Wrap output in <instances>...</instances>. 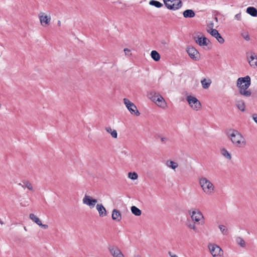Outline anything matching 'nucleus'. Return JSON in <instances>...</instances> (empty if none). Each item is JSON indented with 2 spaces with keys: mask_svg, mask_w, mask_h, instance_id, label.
I'll use <instances>...</instances> for the list:
<instances>
[{
  "mask_svg": "<svg viewBox=\"0 0 257 257\" xmlns=\"http://www.w3.org/2000/svg\"><path fill=\"white\" fill-rule=\"evenodd\" d=\"M246 12L252 17L257 16V9L253 7H249L246 9Z\"/></svg>",
  "mask_w": 257,
  "mask_h": 257,
  "instance_id": "412c9836",
  "label": "nucleus"
},
{
  "mask_svg": "<svg viewBox=\"0 0 257 257\" xmlns=\"http://www.w3.org/2000/svg\"><path fill=\"white\" fill-rule=\"evenodd\" d=\"M208 32L210 34L211 36L215 37L219 43L223 44L224 43V39L222 37L217 30L215 29H212L210 32L209 31Z\"/></svg>",
  "mask_w": 257,
  "mask_h": 257,
  "instance_id": "ddd939ff",
  "label": "nucleus"
},
{
  "mask_svg": "<svg viewBox=\"0 0 257 257\" xmlns=\"http://www.w3.org/2000/svg\"><path fill=\"white\" fill-rule=\"evenodd\" d=\"M236 242L240 246L244 247L245 246V242L244 239L241 237H237L236 238Z\"/></svg>",
  "mask_w": 257,
  "mask_h": 257,
  "instance_id": "7c9ffc66",
  "label": "nucleus"
},
{
  "mask_svg": "<svg viewBox=\"0 0 257 257\" xmlns=\"http://www.w3.org/2000/svg\"><path fill=\"white\" fill-rule=\"evenodd\" d=\"M208 247L211 254L214 257L221 256L223 253V251L221 248L215 244H209Z\"/></svg>",
  "mask_w": 257,
  "mask_h": 257,
  "instance_id": "0eeeda50",
  "label": "nucleus"
},
{
  "mask_svg": "<svg viewBox=\"0 0 257 257\" xmlns=\"http://www.w3.org/2000/svg\"><path fill=\"white\" fill-rule=\"evenodd\" d=\"M135 257H141V256L140 255H138L135 256Z\"/></svg>",
  "mask_w": 257,
  "mask_h": 257,
  "instance_id": "de8ad7c7",
  "label": "nucleus"
},
{
  "mask_svg": "<svg viewBox=\"0 0 257 257\" xmlns=\"http://www.w3.org/2000/svg\"><path fill=\"white\" fill-rule=\"evenodd\" d=\"M131 210L132 212L136 216H140L141 215V210L135 206H132Z\"/></svg>",
  "mask_w": 257,
  "mask_h": 257,
  "instance_id": "393cba45",
  "label": "nucleus"
},
{
  "mask_svg": "<svg viewBox=\"0 0 257 257\" xmlns=\"http://www.w3.org/2000/svg\"><path fill=\"white\" fill-rule=\"evenodd\" d=\"M38 16L41 24L43 27L49 25L51 21L50 16H48L47 15H45V13L41 12L39 14Z\"/></svg>",
  "mask_w": 257,
  "mask_h": 257,
  "instance_id": "1a4fd4ad",
  "label": "nucleus"
},
{
  "mask_svg": "<svg viewBox=\"0 0 257 257\" xmlns=\"http://www.w3.org/2000/svg\"><path fill=\"white\" fill-rule=\"evenodd\" d=\"M0 223L3 225L4 224V223L2 221V220L0 219Z\"/></svg>",
  "mask_w": 257,
  "mask_h": 257,
  "instance_id": "a18cd8bd",
  "label": "nucleus"
},
{
  "mask_svg": "<svg viewBox=\"0 0 257 257\" xmlns=\"http://www.w3.org/2000/svg\"><path fill=\"white\" fill-rule=\"evenodd\" d=\"M242 36L246 41H249L250 39L249 36L247 33H244L242 34Z\"/></svg>",
  "mask_w": 257,
  "mask_h": 257,
  "instance_id": "f704fd0d",
  "label": "nucleus"
},
{
  "mask_svg": "<svg viewBox=\"0 0 257 257\" xmlns=\"http://www.w3.org/2000/svg\"><path fill=\"white\" fill-rule=\"evenodd\" d=\"M186 51L191 59L194 61L199 60V53L198 51L193 47H188L187 48Z\"/></svg>",
  "mask_w": 257,
  "mask_h": 257,
  "instance_id": "6e6552de",
  "label": "nucleus"
},
{
  "mask_svg": "<svg viewBox=\"0 0 257 257\" xmlns=\"http://www.w3.org/2000/svg\"><path fill=\"white\" fill-rule=\"evenodd\" d=\"M41 227H43L44 229H47L48 227V225L47 224H43L41 223Z\"/></svg>",
  "mask_w": 257,
  "mask_h": 257,
  "instance_id": "79ce46f5",
  "label": "nucleus"
},
{
  "mask_svg": "<svg viewBox=\"0 0 257 257\" xmlns=\"http://www.w3.org/2000/svg\"><path fill=\"white\" fill-rule=\"evenodd\" d=\"M112 219L116 221H119L121 219L120 212L117 209H113L112 212Z\"/></svg>",
  "mask_w": 257,
  "mask_h": 257,
  "instance_id": "dca6fc26",
  "label": "nucleus"
},
{
  "mask_svg": "<svg viewBox=\"0 0 257 257\" xmlns=\"http://www.w3.org/2000/svg\"><path fill=\"white\" fill-rule=\"evenodd\" d=\"M186 225L187 227H188L191 229H193L194 230L196 229L195 224L193 222L189 221L187 223Z\"/></svg>",
  "mask_w": 257,
  "mask_h": 257,
  "instance_id": "473e14b6",
  "label": "nucleus"
},
{
  "mask_svg": "<svg viewBox=\"0 0 257 257\" xmlns=\"http://www.w3.org/2000/svg\"><path fill=\"white\" fill-rule=\"evenodd\" d=\"M166 165L168 167L173 169H175L178 166L176 162H175L173 161H167L166 162Z\"/></svg>",
  "mask_w": 257,
  "mask_h": 257,
  "instance_id": "cd10ccee",
  "label": "nucleus"
},
{
  "mask_svg": "<svg viewBox=\"0 0 257 257\" xmlns=\"http://www.w3.org/2000/svg\"><path fill=\"white\" fill-rule=\"evenodd\" d=\"M105 130L107 133L109 134H111L113 131L110 127H106L105 128Z\"/></svg>",
  "mask_w": 257,
  "mask_h": 257,
  "instance_id": "a19ab883",
  "label": "nucleus"
},
{
  "mask_svg": "<svg viewBox=\"0 0 257 257\" xmlns=\"http://www.w3.org/2000/svg\"><path fill=\"white\" fill-rule=\"evenodd\" d=\"M19 185L21 186L23 188H27L29 190H33V186L31 183L28 180H24L22 181V183L18 184Z\"/></svg>",
  "mask_w": 257,
  "mask_h": 257,
  "instance_id": "aec40b11",
  "label": "nucleus"
},
{
  "mask_svg": "<svg viewBox=\"0 0 257 257\" xmlns=\"http://www.w3.org/2000/svg\"><path fill=\"white\" fill-rule=\"evenodd\" d=\"M128 177L132 180H136L138 178V175L136 172H130L128 173Z\"/></svg>",
  "mask_w": 257,
  "mask_h": 257,
  "instance_id": "72a5a7b5",
  "label": "nucleus"
},
{
  "mask_svg": "<svg viewBox=\"0 0 257 257\" xmlns=\"http://www.w3.org/2000/svg\"><path fill=\"white\" fill-rule=\"evenodd\" d=\"M241 13L237 14L234 16V19L237 21H240L241 20Z\"/></svg>",
  "mask_w": 257,
  "mask_h": 257,
  "instance_id": "4c0bfd02",
  "label": "nucleus"
},
{
  "mask_svg": "<svg viewBox=\"0 0 257 257\" xmlns=\"http://www.w3.org/2000/svg\"><path fill=\"white\" fill-rule=\"evenodd\" d=\"M123 101L126 107L132 114L136 116H139L140 114L136 106L133 102H131L127 98H124Z\"/></svg>",
  "mask_w": 257,
  "mask_h": 257,
  "instance_id": "423d86ee",
  "label": "nucleus"
},
{
  "mask_svg": "<svg viewBox=\"0 0 257 257\" xmlns=\"http://www.w3.org/2000/svg\"><path fill=\"white\" fill-rule=\"evenodd\" d=\"M169 3H170V4H172L173 3V2H169Z\"/></svg>",
  "mask_w": 257,
  "mask_h": 257,
  "instance_id": "09e8293b",
  "label": "nucleus"
},
{
  "mask_svg": "<svg viewBox=\"0 0 257 257\" xmlns=\"http://www.w3.org/2000/svg\"><path fill=\"white\" fill-rule=\"evenodd\" d=\"M253 120L257 123V114L254 113L252 115Z\"/></svg>",
  "mask_w": 257,
  "mask_h": 257,
  "instance_id": "ea45409f",
  "label": "nucleus"
},
{
  "mask_svg": "<svg viewBox=\"0 0 257 257\" xmlns=\"http://www.w3.org/2000/svg\"><path fill=\"white\" fill-rule=\"evenodd\" d=\"M97 200L95 199H93L91 197L85 195L83 199V203L85 204L88 205L90 208H93Z\"/></svg>",
  "mask_w": 257,
  "mask_h": 257,
  "instance_id": "9b49d317",
  "label": "nucleus"
},
{
  "mask_svg": "<svg viewBox=\"0 0 257 257\" xmlns=\"http://www.w3.org/2000/svg\"><path fill=\"white\" fill-rule=\"evenodd\" d=\"M158 95H160V94L156 92H151L148 94L149 98L155 103H156V100L158 97Z\"/></svg>",
  "mask_w": 257,
  "mask_h": 257,
  "instance_id": "a878e982",
  "label": "nucleus"
},
{
  "mask_svg": "<svg viewBox=\"0 0 257 257\" xmlns=\"http://www.w3.org/2000/svg\"><path fill=\"white\" fill-rule=\"evenodd\" d=\"M30 218L37 223L39 226H41V221L40 219L37 217L34 214L31 213L29 216Z\"/></svg>",
  "mask_w": 257,
  "mask_h": 257,
  "instance_id": "5701e85b",
  "label": "nucleus"
},
{
  "mask_svg": "<svg viewBox=\"0 0 257 257\" xmlns=\"http://www.w3.org/2000/svg\"><path fill=\"white\" fill-rule=\"evenodd\" d=\"M165 6L169 10H177L182 6V3L180 0H163Z\"/></svg>",
  "mask_w": 257,
  "mask_h": 257,
  "instance_id": "20e7f679",
  "label": "nucleus"
},
{
  "mask_svg": "<svg viewBox=\"0 0 257 257\" xmlns=\"http://www.w3.org/2000/svg\"><path fill=\"white\" fill-rule=\"evenodd\" d=\"M221 154L226 158L231 160V156L230 153L227 151L226 149L223 148L221 150Z\"/></svg>",
  "mask_w": 257,
  "mask_h": 257,
  "instance_id": "c85d7f7f",
  "label": "nucleus"
},
{
  "mask_svg": "<svg viewBox=\"0 0 257 257\" xmlns=\"http://www.w3.org/2000/svg\"><path fill=\"white\" fill-rule=\"evenodd\" d=\"M191 217L192 220L196 222H198L201 218H203L202 213L198 210L192 211Z\"/></svg>",
  "mask_w": 257,
  "mask_h": 257,
  "instance_id": "4468645a",
  "label": "nucleus"
},
{
  "mask_svg": "<svg viewBox=\"0 0 257 257\" xmlns=\"http://www.w3.org/2000/svg\"><path fill=\"white\" fill-rule=\"evenodd\" d=\"M151 57L153 60L158 61L160 59V55L159 53L155 50H153L151 53Z\"/></svg>",
  "mask_w": 257,
  "mask_h": 257,
  "instance_id": "b1692460",
  "label": "nucleus"
},
{
  "mask_svg": "<svg viewBox=\"0 0 257 257\" xmlns=\"http://www.w3.org/2000/svg\"><path fill=\"white\" fill-rule=\"evenodd\" d=\"M219 228L220 229L221 232L224 235H227L228 233V229L227 228L223 225H219Z\"/></svg>",
  "mask_w": 257,
  "mask_h": 257,
  "instance_id": "2f4dec72",
  "label": "nucleus"
},
{
  "mask_svg": "<svg viewBox=\"0 0 257 257\" xmlns=\"http://www.w3.org/2000/svg\"><path fill=\"white\" fill-rule=\"evenodd\" d=\"M199 184L206 194L211 195L214 193V186L206 177H201L199 179Z\"/></svg>",
  "mask_w": 257,
  "mask_h": 257,
  "instance_id": "7ed1b4c3",
  "label": "nucleus"
},
{
  "mask_svg": "<svg viewBox=\"0 0 257 257\" xmlns=\"http://www.w3.org/2000/svg\"><path fill=\"white\" fill-rule=\"evenodd\" d=\"M158 106L164 108L166 105V103L164 98L160 94L158 95V97L156 100L155 103Z\"/></svg>",
  "mask_w": 257,
  "mask_h": 257,
  "instance_id": "f3484780",
  "label": "nucleus"
},
{
  "mask_svg": "<svg viewBox=\"0 0 257 257\" xmlns=\"http://www.w3.org/2000/svg\"><path fill=\"white\" fill-rule=\"evenodd\" d=\"M108 249L113 257H124L120 250L115 246H110Z\"/></svg>",
  "mask_w": 257,
  "mask_h": 257,
  "instance_id": "f8f14e48",
  "label": "nucleus"
},
{
  "mask_svg": "<svg viewBox=\"0 0 257 257\" xmlns=\"http://www.w3.org/2000/svg\"><path fill=\"white\" fill-rule=\"evenodd\" d=\"M247 57L250 66L255 68L257 67V56L253 52L247 53Z\"/></svg>",
  "mask_w": 257,
  "mask_h": 257,
  "instance_id": "9d476101",
  "label": "nucleus"
},
{
  "mask_svg": "<svg viewBox=\"0 0 257 257\" xmlns=\"http://www.w3.org/2000/svg\"><path fill=\"white\" fill-rule=\"evenodd\" d=\"M186 99L190 107L194 110H198L201 108V104L195 97L189 95L187 97Z\"/></svg>",
  "mask_w": 257,
  "mask_h": 257,
  "instance_id": "39448f33",
  "label": "nucleus"
},
{
  "mask_svg": "<svg viewBox=\"0 0 257 257\" xmlns=\"http://www.w3.org/2000/svg\"><path fill=\"white\" fill-rule=\"evenodd\" d=\"M201 83L202 85V87L204 89H207L210 86L211 84V81L210 80H208V81H207V80L205 79H204L203 80H201Z\"/></svg>",
  "mask_w": 257,
  "mask_h": 257,
  "instance_id": "c756f323",
  "label": "nucleus"
},
{
  "mask_svg": "<svg viewBox=\"0 0 257 257\" xmlns=\"http://www.w3.org/2000/svg\"><path fill=\"white\" fill-rule=\"evenodd\" d=\"M236 105L237 108L241 111H244L245 110V106L243 100H240L236 101Z\"/></svg>",
  "mask_w": 257,
  "mask_h": 257,
  "instance_id": "4be33fe9",
  "label": "nucleus"
},
{
  "mask_svg": "<svg viewBox=\"0 0 257 257\" xmlns=\"http://www.w3.org/2000/svg\"><path fill=\"white\" fill-rule=\"evenodd\" d=\"M183 15L185 18H192L195 16V14L192 10L188 9L183 12Z\"/></svg>",
  "mask_w": 257,
  "mask_h": 257,
  "instance_id": "6ab92c4d",
  "label": "nucleus"
},
{
  "mask_svg": "<svg viewBox=\"0 0 257 257\" xmlns=\"http://www.w3.org/2000/svg\"><path fill=\"white\" fill-rule=\"evenodd\" d=\"M96 208L100 217H102L107 215L106 210L102 204H97L96 206Z\"/></svg>",
  "mask_w": 257,
  "mask_h": 257,
  "instance_id": "2eb2a0df",
  "label": "nucleus"
},
{
  "mask_svg": "<svg viewBox=\"0 0 257 257\" xmlns=\"http://www.w3.org/2000/svg\"><path fill=\"white\" fill-rule=\"evenodd\" d=\"M196 42L199 44V46H207L209 42V41L206 37H198V39L196 40Z\"/></svg>",
  "mask_w": 257,
  "mask_h": 257,
  "instance_id": "a211bd4d",
  "label": "nucleus"
},
{
  "mask_svg": "<svg viewBox=\"0 0 257 257\" xmlns=\"http://www.w3.org/2000/svg\"><path fill=\"white\" fill-rule=\"evenodd\" d=\"M169 254L171 256V257H178L176 254H173L171 252H169Z\"/></svg>",
  "mask_w": 257,
  "mask_h": 257,
  "instance_id": "37998d69",
  "label": "nucleus"
},
{
  "mask_svg": "<svg viewBox=\"0 0 257 257\" xmlns=\"http://www.w3.org/2000/svg\"><path fill=\"white\" fill-rule=\"evenodd\" d=\"M60 25H61V22L60 21H58V26H60Z\"/></svg>",
  "mask_w": 257,
  "mask_h": 257,
  "instance_id": "49530a36",
  "label": "nucleus"
},
{
  "mask_svg": "<svg viewBox=\"0 0 257 257\" xmlns=\"http://www.w3.org/2000/svg\"><path fill=\"white\" fill-rule=\"evenodd\" d=\"M250 84V78L249 76L238 78L237 80L236 86L239 88V93L245 97H249L251 92L250 90L247 89Z\"/></svg>",
  "mask_w": 257,
  "mask_h": 257,
  "instance_id": "f257e3e1",
  "label": "nucleus"
},
{
  "mask_svg": "<svg viewBox=\"0 0 257 257\" xmlns=\"http://www.w3.org/2000/svg\"><path fill=\"white\" fill-rule=\"evenodd\" d=\"M161 43L164 45H167V43L165 40H163L161 41Z\"/></svg>",
  "mask_w": 257,
  "mask_h": 257,
  "instance_id": "c03bdc74",
  "label": "nucleus"
},
{
  "mask_svg": "<svg viewBox=\"0 0 257 257\" xmlns=\"http://www.w3.org/2000/svg\"><path fill=\"white\" fill-rule=\"evenodd\" d=\"M110 134L113 138H116L117 137V133L116 130H113Z\"/></svg>",
  "mask_w": 257,
  "mask_h": 257,
  "instance_id": "e433bc0d",
  "label": "nucleus"
},
{
  "mask_svg": "<svg viewBox=\"0 0 257 257\" xmlns=\"http://www.w3.org/2000/svg\"><path fill=\"white\" fill-rule=\"evenodd\" d=\"M227 136L230 139L232 143L237 147H241V145H245V142L241 134L237 131L231 129L226 133Z\"/></svg>",
  "mask_w": 257,
  "mask_h": 257,
  "instance_id": "f03ea898",
  "label": "nucleus"
},
{
  "mask_svg": "<svg viewBox=\"0 0 257 257\" xmlns=\"http://www.w3.org/2000/svg\"><path fill=\"white\" fill-rule=\"evenodd\" d=\"M149 4L151 6H154L157 8H161L163 4L159 1L155 0H151L149 2Z\"/></svg>",
  "mask_w": 257,
  "mask_h": 257,
  "instance_id": "bb28decb",
  "label": "nucleus"
},
{
  "mask_svg": "<svg viewBox=\"0 0 257 257\" xmlns=\"http://www.w3.org/2000/svg\"><path fill=\"white\" fill-rule=\"evenodd\" d=\"M124 52L125 53V54L126 55H132V53H130V50L127 49V48H125L124 49Z\"/></svg>",
  "mask_w": 257,
  "mask_h": 257,
  "instance_id": "58836bf2",
  "label": "nucleus"
},
{
  "mask_svg": "<svg viewBox=\"0 0 257 257\" xmlns=\"http://www.w3.org/2000/svg\"><path fill=\"white\" fill-rule=\"evenodd\" d=\"M158 137L160 138L161 141L163 144H166V142L168 141V139L165 137L161 136H158Z\"/></svg>",
  "mask_w": 257,
  "mask_h": 257,
  "instance_id": "c9c22d12",
  "label": "nucleus"
}]
</instances>
